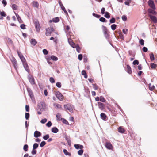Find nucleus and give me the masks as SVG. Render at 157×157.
Wrapping results in <instances>:
<instances>
[{"instance_id": "1", "label": "nucleus", "mask_w": 157, "mask_h": 157, "mask_svg": "<svg viewBox=\"0 0 157 157\" xmlns=\"http://www.w3.org/2000/svg\"><path fill=\"white\" fill-rule=\"evenodd\" d=\"M64 108L66 109L69 110L70 112L73 113V106L70 104H67L64 105Z\"/></svg>"}, {"instance_id": "2", "label": "nucleus", "mask_w": 157, "mask_h": 157, "mask_svg": "<svg viewBox=\"0 0 157 157\" xmlns=\"http://www.w3.org/2000/svg\"><path fill=\"white\" fill-rule=\"evenodd\" d=\"M54 29L52 27L48 28L46 29L45 34L47 36H50L51 35L52 32L53 31Z\"/></svg>"}, {"instance_id": "3", "label": "nucleus", "mask_w": 157, "mask_h": 157, "mask_svg": "<svg viewBox=\"0 0 157 157\" xmlns=\"http://www.w3.org/2000/svg\"><path fill=\"white\" fill-rule=\"evenodd\" d=\"M149 6L153 10L156 9V7L154 4V2L152 0H149L148 2Z\"/></svg>"}, {"instance_id": "4", "label": "nucleus", "mask_w": 157, "mask_h": 157, "mask_svg": "<svg viewBox=\"0 0 157 157\" xmlns=\"http://www.w3.org/2000/svg\"><path fill=\"white\" fill-rule=\"evenodd\" d=\"M56 95L57 98L60 101H62L63 98V96L59 92H57L56 93Z\"/></svg>"}, {"instance_id": "5", "label": "nucleus", "mask_w": 157, "mask_h": 157, "mask_svg": "<svg viewBox=\"0 0 157 157\" xmlns=\"http://www.w3.org/2000/svg\"><path fill=\"white\" fill-rule=\"evenodd\" d=\"M34 24L36 31L39 32L40 30V26L39 22L36 21H35Z\"/></svg>"}, {"instance_id": "6", "label": "nucleus", "mask_w": 157, "mask_h": 157, "mask_svg": "<svg viewBox=\"0 0 157 157\" xmlns=\"http://www.w3.org/2000/svg\"><path fill=\"white\" fill-rule=\"evenodd\" d=\"M105 145L106 147L109 150H112L113 148V147L112 144L109 142H106L105 143Z\"/></svg>"}, {"instance_id": "7", "label": "nucleus", "mask_w": 157, "mask_h": 157, "mask_svg": "<svg viewBox=\"0 0 157 157\" xmlns=\"http://www.w3.org/2000/svg\"><path fill=\"white\" fill-rule=\"evenodd\" d=\"M148 16L151 19L153 22L155 23H157V18L155 16L152 15L150 14H149Z\"/></svg>"}, {"instance_id": "8", "label": "nucleus", "mask_w": 157, "mask_h": 157, "mask_svg": "<svg viewBox=\"0 0 157 157\" xmlns=\"http://www.w3.org/2000/svg\"><path fill=\"white\" fill-rule=\"evenodd\" d=\"M68 42L69 44L73 48H75L76 47V45L72 41V40L70 38H68Z\"/></svg>"}, {"instance_id": "9", "label": "nucleus", "mask_w": 157, "mask_h": 157, "mask_svg": "<svg viewBox=\"0 0 157 157\" xmlns=\"http://www.w3.org/2000/svg\"><path fill=\"white\" fill-rule=\"evenodd\" d=\"M41 135V133L38 131H36L34 132V136L36 138L40 137Z\"/></svg>"}, {"instance_id": "10", "label": "nucleus", "mask_w": 157, "mask_h": 157, "mask_svg": "<svg viewBox=\"0 0 157 157\" xmlns=\"http://www.w3.org/2000/svg\"><path fill=\"white\" fill-rule=\"evenodd\" d=\"M99 108L101 110H103L104 109V105L100 102H98Z\"/></svg>"}, {"instance_id": "11", "label": "nucleus", "mask_w": 157, "mask_h": 157, "mask_svg": "<svg viewBox=\"0 0 157 157\" xmlns=\"http://www.w3.org/2000/svg\"><path fill=\"white\" fill-rule=\"evenodd\" d=\"M154 10L153 9H149L148 10V11L149 13L156 15L157 14V12Z\"/></svg>"}, {"instance_id": "12", "label": "nucleus", "mask_w": 157, "mask_h": 157, "mask_svg": "<svg viewBox=\"0 0 157 157\" xmlns=\"http://www.w3.org/2000/svg\"><path fill=\"white\" fill-rule=\"evenodd\" d=\"M23 65L24 66V68H25V70L29 72V67H28V65L26 63V62L23 63H22Z\"/></svg>"}, {"instance_id": "13", "label": "nucleus", "mask_w": 157, "mask_h": 157, "mask_svg": "<svg viewBox=\"0 0 157 157\" xmlns=\"http://www.w3.org/2000/svg\"><path fill=\"white\" fill-rule=\"evenodd\" d=\"M53 105L55 108L56 109H61L62 108V105L60 104L57 103H55L53 104Z\"/></svg>"}, {"instance_id": "14", "label": "nucleus", "mask_w": 157, "mask_h": 157, "mask_svg": "<svg viewBox=\"0 0 157 157\" xmlns=\"http://www.w3.org/2000/svg\"><path fill=\"white\" fill-rule=\"evenodd\" d=\"M49 59H52L54 61H57L58 60V58L56 56L54 55H52L49 58Z\"/></svg>"}, {"instance_id": "15", "label": "nucleus", "mask_w": 157, "mask_h": 157, "mask_svg": "<svg viewBox=\"0 0 157 157\" xmlns=\"http://www.w3.org/2000/svg\"><path fill=\"white\" fill-rule=\"evenodd\" d=\"M59 21V19L58 17H56L53 18L52 19V20H50L49 21L51 22L52 21L56 23L58 22Z\"/></svg>"}, {"instance_id": "16", "label": "nucleus", "mask_w": 157, "mask_h": 157, "mask_svg": "<svg viewBox=\"0 0 157 157\" xmlns=\"http://www.w3.org/2000/svg\"><path fill=\"white\" fill-rule=\"evenodd\" d=\"M29 80L31 84L33 85L35 84L34 78L32 77H29Z\"/></svg>"}, {"instance_id": "17", "label": "nucleus", "mask_w": 157, "mask_h": 157, "mask_svg": "<svg viewBox=\"0 0 157 157\" xmlns=\"http://www.w3.org/2000/svg\"><path fill=\"white\" fill-rule=\"evenodd\" d=\"M30 43L33 46H35L37 42L35 39H32L31 40Z\"/></svg>"}, {"instance_id": "18", "label": "nucleus", "mask_w": 157, "mask_h": 157, "mask_svg": "<svg viewBox=\"0 0 157 157\" xmlns=\"http://www.w3.org/2000/svg\"><path fill=\"white\" fill-rule=\"evenodd\" d=\"M27 91H28V92L29 93V94L30 97L32 98L33 97V93L32 90L29 88H28Z\"/></svg>"}, {"instance_id": "19", "label": "nucleus", "mask_w": 157, "mask_h": 157, "mask_svg": "<svg viewBox=\"0 0 157 157\" xmlns=\"http://www.w3.org/2000/svg\"><path fill=\"white\" fill-rule=\"evenodd\" d=\"M100 116L101 119L104 120H105L106 118L105 114L104 113H101L100 114Z\"/></svg>"}, {"instance_id": "20", "label": "nucleus", "mask_w": 157, "mask_h": 157, "mask_svg": "<svg viewBox=\"0 0 157 157\" xmlns=\"http://www.w3.org/2000/svg\"><path fill=\"white\" fill-rule=\"evenodd\" d=\"M51 131H52V132H53V133H56L58 132L59 130L56 127H55L53 128L52 129Z\"/></svg>"}, {"instance_id": "21", "label": "nucleus", "mask_w": 157, "mask_h": 157, "mask_svg": "<svg viewBox=\"0 0 157 157\" xmlns=\"http://www.w3.org/2000/svg\"><path fill=\"white\" fill-rule=\"evenodd\" d=\"M118 132L121 133H124L125 130L123 128L121 127H120L118 129Z\"/></svg>"}, {"instance_id": "22", "label": "nucleus", "mask_w": 157, "mask_h": 157, "mask_svg": "<svg viewBox=\"0 0 157 157\" xmlns=\"http://www.w3.org/2000/svg\"><path fill=\"white\" fill-rule=\"evenodd\" d=\"M81 74L82 75L84 76V77L85 78H87V75L85 70H82V71Z\"/></svg>"}, {"instance_id": "23", "label": "nucleus", "mask_w": 157, "mask_h": 157, "mask_svg": "<svg viewBox=\"0 0 157 157\" xmlns=\"http://www.w3.org/2000/svg\"><path fill=\"white\" fill-rule=\"evenodd\" d=\"M127 72L131 74L132 73L131 69L130 66L129 65H127Z\"/></svg>"}, {"instance_id": "24", "label": "nucleus", "mask_w": 157, "mask_h": 157, "mask_svg": "<svg viewBox=\"0 0 157 157\" xmlns=\"http://www.w3.org/2000/svg\"><path fill=\"white\" fill-rule=\"evenodd\" d=\"M56 117L58 121H59L62 119L61 115L60 113H57L56 115Z\"/></svg>"}, {"instance_id": "25", "label": "nucleus", "mask_w": 157, "mask_h": 157, "mask_svg": "<svg viewBox=\"0 0 157 157\" xmlns=\"http://www.w3.org/2000/svg\"><path fill=\"white\" fill-rule=\"evenodd\" d=\"M149 88L150 90L152 91L154 90L155 87L154 85H152L151 83H150L149 84Z\"/></svg>"}, {"instance_id": "26", "label": "nucleus", "mask_w": 157, "mask_h": 157, "mask_svg": "<svg viewBox=\"0 0 157 157\" xmlns=\"http://www.w3.org/2000/svg\"><path fill=\"white\" fill-rule=\"evenodd\" d=\"M102 28L103 30L104 34H107V28L105 26H102Z\"/></svg>"}, {"instance_id": "27", "label": "nucleus", "mask_w": 157, "mask_h": 157, "mask_svg": "<svg viewBox=\"0 0 157 157\" xmlns=\"http://www.w3.org/2000/svg\"><path fill=\"white\" fill-rule=\"evenodd\" d=\"M33 7H38L39 4L38 3L36 2H33Z\"/></svg>"}, {"instance_id": "28", "label": "nucleus", "mask_w": 157, "mask_h": 157, "mask_svg": "<svg viewBox=\"0 0 157 157\" xmlns=\"http://www.w3.org/2000/svg\"><path fill=\"white\" fill-rule=\"evenodd\" d=\"M63 152L64 154L70 156L71 155V153L68 152L65 149H63Z\"/></svg>"}, {"instance_id": "29", "label": "nucleus", "mask_w": 157, "mask_h": 157, "mask_svg": "<svg viewBox=\"0 0 157 157\" xmlns=\"http://www.w3.org/2000/svg\"><path fill=\"white\" fill-rule=\"evenodd\" d=\"M150 57L151 60V61H153L155 59L154 55L153 53H151L150 54Z\"/></svg>"}, {"instance_id": "30", "label": "nucleus", "mask_w": 157, "mask_h": 157, "mask_svg": "<svg viewBox=\"0 0 157 157\" xmlns=\"http://www.w3.org/2000/svg\"><path fill=\"white\" fill-rule=\"evenodd\" d=\"M151 67L152 69H155V68L157 66V65L153 63H151Z\"/></svg>"}, {"instance_id": "31", "label": "nucleus", "mask_w": 157, "mask_h": 157, "mask_svg": "<svg viewBox=\"0 0 157 157\" xmlns=\"http://www.w3.org/2000/svg\"><path fill=\"white\" fill-rule=\"evenodd\" d=\"M100 101L102 102H105V101L106 100L105 99L104 97L101 96L100 97Z\"/></svg>"}, {"instance_id": "32", "label": "nucleus", "mask_w": 157, "mask_h": 157, "mask_svg": "<svg viewBox=\"0 0 157 157\" xmlns=\"http://www.w3.org/2000/svg\"><path fill=\"white\" fill-rule=\"evenodd\" d=\"M104 16L105 17H106V18H110V17L109 14L107 12H105V14Z\"/></svg>"}, {"instance_id": "33", "label": "nucleus", "mask_w": 157, "mask_h": 157, "mask_svg": "<svg viewBox=\"0 0 157 157\" xmlns=\"http://www.w3.org/2000/svg\"><path fill=\"white\" fill-rule=\"evenodd\" d=\"M117 27V25L116 24H113L111 25V28L112 30H115Z\"/></svg>"}, {"instance_id": "34", "label": "nucleus", "mask_w": 157, "mask_h": 157, "mask_svg": "<svg viewBox=\"0 0 157 157\" xmlns=\"http://www.w3.org/2000/svg\"><path fill=\"white\" fill-rule=\"evenodd\" d=\"M75 48H76L77 52L78 53H79L81 49L79 46L77 45L76 46V47Z\"/></svg>"}, {"instance_id": "35", "label": "nucleus", "mask_w": 157, "mask_h": 157, "mask_svg": "<svg viewBox=\"0 0 157 157\" xmlns=\"http://www.w3.org/2000/svg\"><path fill=\"white\" fill-rule=\"evenodd\" d=\"M28 147V146L27 144H25L24 145L23 147V149L25 151H27Z\"/></svg>"}, {"instance_id": "36", "label": "nucleus", "mask_w": 157, "mask_h": 157, "mask_svg": "<svg viewBox=\"0 0 157 157\" xmlns=\"http://www.w3.org/2000/svg\"><path fill=\"white\" fill-rule=\"evenodd\" d=\"M12 63L14 65V67L15 68H16V67L17 65V62L15 59H14L12 61Z\"/></svg>"}, {"instance_id": "37", "label": "nucleus", "mask_w": 157, "mask_h": 157, "mask_svg": "<svg viewBox=\"0 0 157 157\" xmlns=\"http://www.w3.org/2000/svg\"><path fill=\"white\" fill-rule=\"evenodd\" d=\"M99 20L100 21L102 22H106V20L104 17H101L100 18Z\"/></svg>"}, {"instance_id": "38", "label": "nucleus", "mask_w": 157, "mask_h": 157, "mask_svg": "<svg viewBox=\"0 0 157 157\" xmlns=\"http://www.w3.org/2000/svg\"><path fill=\"white\" fill-rule=\"evenodd\" d=\"M49 81L50 82L52 83H54L55 82V80L54 78L53 77H50L49 78Z\"/></svg>"}, {"instance_id": "39", "label": "nucleus", "mask_w": 157, "mask_h": 157, "mask_svg": "<svg viewBox=\"0 0 157 157\" xmlns=\"http://www.w3.org/2000/svg\"><path fill=\"white\" fill-rule=\"evenodd\" d=\"M38 146V144L37 143H35L33 145V149H36Z\"/></svg>"}, {"instance_id": "40", "label": "nucleus", "mask_w": 157, "mask_h": 157, "mask_svg": "<svg viewBox=\"0 0 157 157\" xmlns=\"http://www.w3.org/2000/svg\"><path fill=\"white\" fill-rule=\"evenodd\" d=\"M47 121V119L46 118H44L42 119L40 121V122L42 124H44Z\"/></svg>"}, {"instance_id": "41", "label": "nucleus", "mask_w": 157, "mask_h": 157, "mask_svg": "<svg viewBox=\"0 0 157 157\" xmlns=\"http://www.w3.org/2000/svg\"><path fill=\"white\" fill-rule=\"evenodd\" d=\"M131 2V0H128L126 1L125 2V4L128 6L129 5V3Z\"/></svg>"}, {"instance_id": "42", "label": "nucleus", "mask_w": 157, "mask_h": 157, "mask_svg": "<svg viewBox=\"0 0 157 157\" xmlns=\"http://www.w3.org/2000/svg\"><path fill=\"white\" fill-rule=\"evenodd\" d=\"M52 125L51 122L50 121H48L46 124V125L48 127H50Z\"/></svg>"}, {"instance_id": "43", "label": "nucleus", "mask_w": 157, "mask_h": 157, "mask_svg": "<svg viewBox=\"0 0 157 157\" xmlns=\"http://www.w3.org/2000/svg\"><path fill=\"white\" fill-rule=\"evenodd\" d=\"M45 144H46V142L45 141H42L40 143V146L41 147H43L44 145H45Z\"/></svg>"}, {"instance_id": "44", "label": "nucleus", "mask_w": 157, "mask_h": 157, "mask_svg": "<svg viewBox=\"0 0 157 157\" xmlns=\"http://www.w3.org/2000/svg\"><path fill=\"white\" fill-rule=\"evenodd\" d=\"M12 8L14 10H16L17 9V6L15 4H13L12 6Z\"/></svg>"}, {"instance_id": "45", "label": "nucleus", "mask_w": 157, "mask_h": 157, "mask_svg": "<svg viewBox=\"0 0 157 157\" xmlns=\"http://www.w3.org/2000/svg\"><path fill=\"white\" fill-rule=\"evenodd\" d=\"M49 138V135L47 134L43 137V138L45 140H47Z\"/></svg>"}, {"instance_id": "46", "label": "nucleus", "mask_w": 157, "mask_h": 157, "mask_svg": "<svg viewBox=\"0 0 157 157\" xmlns=\"http://www.w3.org/2000/svg\"><path fill=\"white\" fill-rule=\"evenodd\" d=\"M122 19L124 21H126L127 19V17L125 15H123L122 17Z\"/></svg>"}, {"instance_id": "47", "label": "nucleus", "mask_w": 157, "mask_h": 157, "mask_svg": "<svg viewBox=\"0 0 157 157\" xmlns=\"http://www.w3.org/2000/svg\"><path fill=\"white\" fill-rule=\"evenodd\" d=\"M78 154H79V155H82L83 153V150H82V149L80 150H79L78 151Z\"/></svg>"}, {"instance_id": "48", "label": "nucleus", "mask_w": 157, "mask_h": 157, "mask_svg": "<svg viewBox=\"0 0 157 157\" xmlns=\"http://www.w3.org/2000/svg\"><path fill=\"white\" fill-rule=\"evenodd\" d=\"M17 52L18 55L19 57H20V59H21V57H23L24 56L21 52L18 51H17Z\"/></svg>"}, {"instance_id": "49", "label": "nucleus", "mask_w": 157, "mask_h": 157, "mask_svg": "<svg viewBox=\"0 0 157 157\" xmlns=\"http://www.w3.org/2000/svg\"><path fill=\"white\" fill-rule=\"evenodd\" d=\"M29 114L28 113H26L25 114V117L26 120L28 119L29 118Z\"/></svg>"}, {"instance_id": "50", "label": "nucleus", "mask_w": 157, "mask_h": 157, "mask_svg": "<svg viewBox=\"0 0 157 157\" xmlns=\"http://www.w3.org/2000/svg\"><path fill=\"white\" fill-rule=\"evenodd\" d=\"M43 52L44 54L47 55L48 54V52L47 50L46 49H44L43 50Z\"/></svg>"}, {"instance_id": "51", "label": "nucleus", "mask_w": 157, "mask_h": 157, "mask_svg": "<svg viewBox=\"0 0 157 157\" xmlns=\"http://www.w3.org/2000/svg\"><path fill=\"white\" fill-rule=\"evenodd\" d=\"M0 14L2 16L5 17L6 16V13L4 11L1 12Z\"/></svg>"}, {"instance_id": "52", "label": "nucleus", "mask_w": 157, "mask_h": 157, "mask_svg": "<svg viewBox=\"0 0 157 157\" xmlns=\"http://www.w3.org/2000/svg\"><path fill=\"white\" fill-rule=\"evenodd\" d=\"M20 27L22 29H25V25L24 24H22L20 25Z\"/></svg>"}, {"instance_id": "53", "label": "nucleus", "mask_w": 157, "mask_h": 157, "mask_svg": "<svg viewBox=\"0 0 157 157\" xmlns=\"http://www.w3.org/2000/svg\"><path fill=\"white\" fill-rule=\"evenodd\" d=\"M56 86L59 88H60L61 87L60 82H57L56 83Z\"/></svg>"}, {"instance_id": "54", "label": "nucleus", "mask_w": 157, "mask_h": 157, "mask_svg": "<svg viewBox=\"0 0 157 157\" xmlns=\"http://www.w3.org/2000/svg\"><path fill=\"white\" fill-rule=\"evenodd\" d=\"M110 22L111 23H114L115 22V19L114 18H112L110 20Z\"/></svg>"}, {"instance_id": "55", "label": "nucleus", "mask_w": 157, "mask_h": 157, "mask_svg": "<svg viewBox=\"0 0 157 157\" xmlns=\"http://www.w3.org/2000/svg\"><path fill=\"white\" fill-rule=\"evenodd\" d=\"M76 149H79V145L78 144H75L74 145Z\"/></svg>"}, {"instance_id": "56", "label": "nucleus", "mask_w": 157, "mask_h": 157, "mask_svg": "<svg viewBox=\"0 0 157 157\" xmlns=\"http://www.w3.org/2000/svg\"><path fill=\"white\" fill-rule=\"evenodd\" d=\"M133 64L134 65H136V64L138 65L139 64V62L137 60H135L133 62Z\"/></svg>"}, {"instance_id": "57", "label": "nucleus", "mask_w": 157, "mask_h": 157, "mask_svg": "<svg viewBox=\"0 0 157 157\" xmlns=\"http://www.w3.org/2000/svg\"><path fill=\"white\" fill-rule=\"evenodd\" d=\"M139 43H140L141 45H144V41L143 39H141L139 41Z\"/></svg>"}, {"instance_id": "58", "label": "nucleus", "mask_w": 157, "mask_h": 157, "mask_svg": "<svg viewBox=\"0 0 157 157\" xmlns=\"http://www.w3.org/2000/svg\"><path fill=\"white\" fill-rule=\"evenodd\" d=\"M78 59L80 60H82V55L81 54H79L78 56Z\"/></svg>"}, {"instance_id": "59", "label": "nucleus", "mask_w": 157, "mask_h": 157, "mask_svg": "<svg viewBox=\"0 0 157 157\" xmlns=\"http://www.w3.org/2000/svg\"><path fill=\"white\" fill-rule=\"evenodd\" d=\"M2 2V3L4 5V6L7 5V2L6 0H3Z\"/></svg>"}, {"instance_id": "60", "label": "nucleus", "mask_w": 157, "mask_h": 157, "mask_svg": "<svg viewBox=\"0 0 157 157\" xmlns=\"http://www.w3.org/2000/svg\"><path fill=\"white\" fill-rule=\"evenodd\" d=\"M20 59L21 60L22 63L26 62V60L24 56L23 57H21V58Z\"/></svg>"}, {"instance_id": "61", "label": "nucleus", "mask_w": 157, "mask_h": 157, "mask_svg": "<svg viewBox=\"0 0 157 157\" xmlns=\"http://www.w3.org/2000/svg\"><path fill=\"white\" fill-rule=\"evenodd\" d=\"M92 14L94 16L97 18H99L100 17V15H99L97 14H96L95 13H93Z\"/></svg>"}, {"instance_id": "62", "label": "nucleus", "mask_w": 157, "mask_h": 157, "mask_svg": "<svg viewBox=\"0 0 157 157\" xmlns=\"http://www.w3.org/2000/svg\"><path fill=\"white\" fill-rule=\"evenodd\" d=\"M63 122L64 124H68V121L66 120L65 119H63Z\"/></svg>"}, {"instance_id": "63", "label": "nucleus", "mask_w": 157, "mask_h": 157, "mask_svg": "<svg viewBox=\"0 0 157 157\" xmlns=\"http://www.w3.org/2000/svg\"><path fill=\"white\" fill-rule=\"evenodd\" d=\"M36 151L35 149H33L31 152L32 154L33 155H35L36 154Z\"/></svg>"}, {"instance_id": "64", "label": "nucleus", "mask_w": 157, "mask_h": 157, "mask_svg": "<svg viewBox=\"0 0 157 157\" xmlns=\"http://www.w3.org/2000/svg\"><path fill=\"white\" fill-rule=\"evenodd\" d=\"M105 8H102L101 10V12L102 14H103L105 13Z\"/></svg>"}]
</instances>
